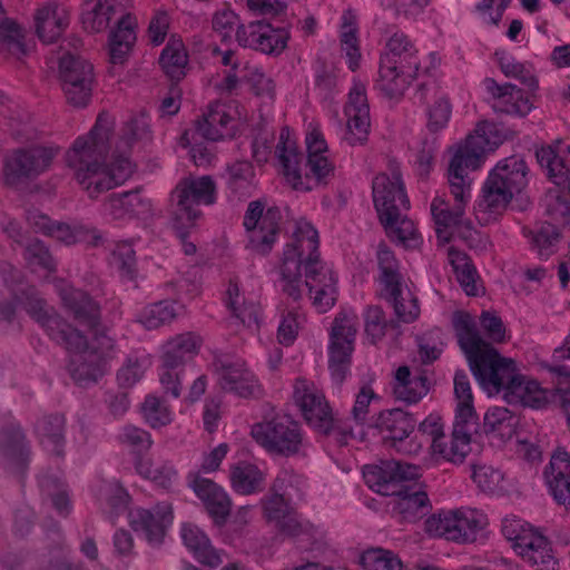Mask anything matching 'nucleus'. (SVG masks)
<instances>
[{"label":"nucleus","instance_id":"f3484780","mask_svg":"<svg viewBox=\"0 0 570 570\" xmlns=\"http://www.w3.org/2000/svg\"><path fill=\"white\" fill-rule=\"evenodd\" d=\"M57 151L55 148L43 146L14 150L4 161L3 173L7 184L16 185L23 179L41 175L50 167Z\"/></svg>","mask_w":570,"mask_h":570},{"label":"nucleus","instance_id":"9b49d317","mask_svg":"<svg viewBox=\"0 0 570 570\" xmlns=\"http://www.w3.org/2000/svg\"><path fill=\"white\" fill-rule=\"evenodd\" d=\"M59 71L68 104L73 107H86L92 95V65L79 56L68 53L60 59Z\"/></svg>","mask_w":570,"mask_h":570},{"label":"nucleus","instance_id":"f03ea898","mask_svg":"<svg viewBox=\"0 0 570 570\" xmlns=\"http://www.w3.org/2000/svg\"><path fill=\"white\" fill-rule=\"evenodd\" d=\"M114 118L100 112L90 131L78 137L66 153L67 166L90 198L125 183L134 173L130 159L124 156L106 163L110 149Z\"/></svg>","mask_w":570,"mask_h":570},{"label":"nucleus","instance_id":"8fccbe9b","mask_svg":"<svg viewBox=\"0 0 570 570\" xmlns=\"http://www.w3.org/2000/svg\"><path fill=\"white\" fill-rule=\"evenodd\" d=\"M137 473L156 487L169 490L178 480V472L167 460L138 459L135 464Z\"/></svg>","mask_w":570,"mask_h":570},{"label":"nucleus","instance_id":"de8ad7c7","mask_svg":"<svg viewBox=\"0 0 570 570\" xmlns=\"http://www.w3.org/2000/svg\"><path fill=\"white\" fill-rule=\"evenodd\" d=\"M430 90L435 92V100L428 108L426 127L431 132H438L448 126L452 114V105L445 94L436 92L434 82H423L419 86L416 91L419 100L424 101L426 99V91Z\"/></svg>","mask_w":570,"mask_h":570},{"label":"nucleus","instance_id":"680f3d73","mask_svg":"<svg viewBox=\"0 0 570 570\" xmlns=\"http://www.w3.org/2000/svg\"><path fill=\"white\" fill-rule=\"evenodd\" d=\"M500 70L505 77L515 78L530 89L538 87V80L530 68L519 62L505 51H495L494 53Z\"/></svg>","mask_w":570,"mask_h":570},{"label":"nucleus","instance_id":"7c9ffc66","mask_svg":"<svg viewBox=\"0 0 570 570\" xmlns=\"http://www.w3.org/2000/svg\"><path fill=\"white\" fill-rule=\"evenodd\" d=\"M70 23L67 8L57 2H48L35 13V27L38 38L45 43L56 42Z\"/></svg>","mask_w":570,"mask_h":570},{"label":"nucleus","instance_id":"7ed1b4c3","mask_svg":"<svg viewBox=\"0 0 570 570\" xmlns=\"http://www.w3.org/2000/svg\"><path fill=\"white\" fill-rule=\"evenodd\" d=\"M453 327L460 347L480 385L489 392H504L517 371L514 361L502 357L481 337L476 323L469 313H454Z\"/></svg>","mask_w":570,"mask_h":570},{"label":"nucleus","instance_id":"6ab92c4d","mask_svg":"<svg viewBox=\"0 0 570 570\" xmlns=\"http://www.w3.org/2000/svg\"><path fill=\"white\" fill-rule=\"evenodd\" d=\"M293 401L303 417L316 431L328 429L331 407L317 386L305 379H297L293 385Z\"/></svg>","mask_w":570,"mask_h":570},{"label":"nucleus","instance_id":"9d476101","mask_svg":"<svg viewBox=\"0 0 570 570\" xmlns=\"http://www.w3.org/2000/svg\"><path fill=\"white\" fill-rule=\"evenodd\" d=\"M446 176L450 193L455 204L451 207L443 197L436 196L433 198L431 203V214L436 226L438 238L449 242L454 232H458L463 238H469L472 236L474 229L471 222L465 219L464 214L465 207L471 200L472 184L469 183L468 190L465 186H463V193L461 195L460 190H454L450 173H448Z\"/></svg>","mask_w":570,"mask_h":570},{"label":"nucleus","instance_id":"412c9836","mask_svg":"<svg viewBox=\"0 0 570 570\" xmlns=\"http://www.w3.org/2000/svg\"><path fill=\"white\" fill-rule=\"evenodd\" d=\"M174 520L169 502H159L150 509H136L129 513V522L135 531L141 532L153 546L163 542L167 529Z\"/></svg>","mask_w":570,"mask_h":570},{"label":"nucleus","instance_id":"58836bf2","mask_svg":"<svg viewBox=\"0 0 570 570\" xmlns=\"http://www.w3.org/2000/svg\"><path fill=\"white\" fill-rule=\"evenodd\" d=\"M137 20L130 13L120 18L109 36V57L112 65H124L136 42Z\"/></svg>","mask_w":570,"mask_h":570},{"label":"nucleus","instance_id":"dca6fc26","mask_svg":"<svg viewBox=\"0 0 570 570\" xmlns=\"http://www.w3.org/2000/svg\"><path fill=\"white\" fill-rule=\"evenodd\" d=\"M363 475L366 484L373 491L382 495L393 497L403 485L420 475V468L390 460L376 465H366Z\"/></svg>","mask_w":570,"mask_h":570},{"label":"nucleus","instance_id":"37998d69","mask_svg":"<svg viewBox=\"0 0 570 570\" xmlns=\"http://www.w3.org/2000/svg\"><path fill=\"white\" fill-rule=\"evenodd\" d=\"M95 493L99 508L112 523L116 517L126 512L129 494L117 481H100Z\"/></svg>","mask_w":570,"mask_h":570},{"label":"nucleus","instance_id":"0eeeda50","mask_svg":"<svg viewBox=\"0 0 570 570\" xmlns=\"http://www.w3.org/2000/svg\"><path fill=\"white\" fill-rule=\"evenodd\" d=\"M217 200L216 184L210 176L181 178L170 193L171 219L177 227L195 226L202 218V205Z\"/></svg>","mask_w":570,"mask_h":570},{"label":"nucleus","instance_id":"864d4df0","mask_svg":"<svg viewBox=\"0 0 570 570\" xmlns=\"http://www.w3.org/2000/svg\"><path fill=\"white\" fill-rule=\"evenodd\" d=\"M517 423L515 415L507 407L493 406L484 415L483 429L488 435L507 441L513 436Z\"/></svg>","mask_w":570,"mask_h":570},{"label":"nucleus","instance_id":"6e6552de","mask_svg":"<svg viewBox=\"0 0 570 570\" xmlns=\"http://www.w3.org/2000/svg\"><path fill=\"white\" fill-rule=\"evenodd\" d=\"M250 435L258 445L273 455L294 456L306 445L301 424L284 414L265 417L255 423L250 429Z\"/></svg>","mask_w":570,"mask_h":570},{"label":"nucleus","instance_id":"a878e982","mask_svg":"<svg viewBox=\"0 0 570 570\" xmlns=\"http://www.w3.org/2000/svg\"><path fill=\"white\" fill-rule=\"evenodd\" d=\"M56 289L63 306L79 324L91 330L97 327L100 321V307L86 292L73 288L65 281H58Z\"/></svg>","mask_w":570,"mask_h":570},{"label":"nucleus","instance_id":"2eb2a0df","mask_svg":"<svg viewBox=\"0 0 570 570\" xmlns=\"http://www.w3.org/2000/svg\"><path fill=\"white\" fill-rule=\"evenodd\" d=\"M281 213L277 208H268L264 213L261 202H252L244 217V226L248 232L249 245L259 254H268L279 232Z\"/></svg>","mask_w":570,"mask_h":570},{"label":"nucleus","instance_id":"c03bdc74","mask_svg":"<svg viewBox=\"0 0 570 570\" xmlns=\"http://www.w3.org/2000/svg\"><path fill=\"white\" fill-rule=\"evenodd\" d=\"M560 144L557 147L544 146L537 150V159L547 171L549 179L570 194V164L560 156Z\"/></svg>","mask_w":570,"mask_h":570},{"label":"nucleus","instance_id":"72a5a7b5","mask_svg":"<svg viewBox=\"0 0 570 570\" xmlns=\"http://www.w3.org/2000/svg\"><path fill=\"white\" fill-rule=\"evenodd\" d=\"M503 396L510 404H520L532 409H542L549 402V392L546 389L541 387L537 381L527 379L517 372L505 387Z\"/></svg>","mask_w":570,"mask_h":570},{"label":"nucleus","instance_id":"393cba45","mask_svg":"<svg viewBox=\"0 0 570 570\" xmlns=\"http://www.w3.org/2000/svg\"><path fill=\"white\" fill-rule=\"evenodd\" d=\"M274 154L282 174L293 189L309 188L301 180L304 155L298 148L296 137L287 127L281 129Z\"/></svg>","mask_w":570,"mask_h":570},{"label":"nucleus","instance_id":"bf43d9fd","mask_svg":"<svg viewBox=\"0 0 570 570\" xmlns=\"http://www.w3.org/2000/svg\"><path fill=\"white\" fill-rule=\"evenodd\" d=\"M407 210H400L390 223L380 219L390 237L396 239L405 247H416L421 243L420 235L413 220L407 218Z\"/></svg>","mask_w":570,"mask_h":570},{"label":"nucleus","instance_id":"603ef678","mask_svg":"<svg viewBox=\"0 0 570 570\" xmlns=\"http://www.w3.org/2000/svg\"><path fill=\"white\" fill-rule=\"evenodd\" d=\"M255 171L250 163L236 161L228 167L227 188L237 199H245L253 195L255 190Z\"/></svg>","mask_w":570,"mask_h":570},{"label":"nucleus","instance_id":"b1692460","mask_svg":"<svg viewBox=\"0 0 570 570\" xmlns=\"http://www.w3.org/2000/svg\"><path fill=\"white\" fill-rule=\"evenodd\" d=\"M482 86L493 110L498 114L523 117L532 109L529 98L515 85H500L493 78H485Z\"/></svg>","mask_w":570,"mask_h":570},{"label":"nucleus","instance_id":"423d86ee","mask_svg":"<svg viewBox=\"0 0 570 570\" xmlns=\"http://www.w3.org/2000/svg\"><path fill=\"white\" fill-rule=\"evenodd\" d=\"M203 342L199 334L185 332L171 336L163 344L158 376L166 394L174 399L180 396L184 367L198 355Z\"/></svg>","mask_w":570,"mask_h":570},{"label":"nucleus","instance_id":"0e129e2a","mask_svg":"<svg viewBox=\"0 0 570 570\" xmlns=\"http://www.w3.org/2000/svg\"><path fill=\"white\" fill-rule=\"evenodd\" d=\"M360 562L364 570H403L401 559L383 548L367 549L362 553Z\"/></svg>","mask_w":570,"mask_h":570},{"label":"nucleus","instance_id":"3c124183","mask_svg":"<svg viewBox=\"0 0 570 570\" xmlns=\"http://www.w3.org/2000/svg\"><path fill=\"white\" fill-rule=\"evenodd\" d=\"M159 65L164 72L171 79L179 81L186 75L188 53L183 40L171 36L159 57Z\"/></svg>","mask_w":570,"mask_h":570},{"label":"nucleus","instance_id":"4468645a","mask_svg":"<svg viewBox=\"0 0 570 570\" xmlns=\"http://www.w3.org/2000/svg\"><path fill=\"white\" fill-rule=\"evenodd\" d=\"M372 195L379 218L387 223L395 218L400 210L410 209V200L397 169H393L391 175H376L372 183Z\"/></svg>","mask_w":570,"mask_h":570},{"label":"nucleus","instance_id":"20e7f679","mask_svg":"<svg viewBox=\"0 0 570 570\" xmlns=\"http://www.w3.org/2000/svg\"><path fill=\"white\" fill-rule=\"evenodd\" d=\"M56 342L69 353L68 370L78 384L96 383L108 370L109 361L115 356V341L96 333L91 342L71 326Z\"/></svg>","mask_w":570,"mask_h":570},{"label":"nucleus","instance_id":"a19ab883","mask_svg":"<svg viewBox=\"0 0 570 570\" xmlns=\"http://www.w3.org/2000/svg\"><path fill=\"white\" fill-rule=\"evenodd\" d=\"M65 424L62 414L41 417L36 424V433L42 448L50 454L62 456L65 446Z\"/></svg>","mask_w":570,"mask_h":570},{"label":"nucleus","instance_id":"4c0bfd02","mask_svg":"<svg viewBox=\"0 0 570 570\" xmlns=\"http://www.w3.org/2000/svg\"><path fill=\"white\" fill-rule=\"evenodd\" d=\"M180 537L185 547L200 563L213 568L222 563L219 552L212 546L208 535L198 525L190 522L183 523Z\"/></svg>","mask_w":570,"mask_h":570},{"label":"nucleus","instance_id":"4d7b16f0","mask_svg":"<svg viewBox=\"0 0 570 570\" xmlns=\"http://www.w3.org/2000/svg\"><path fill=\"white\" fill-rule=\"evenodd\" d=\"M307 171L303 175L301 173V180L309 188L297 189L298 191H311L321 185H326L334 176L335 166L328 155L311 156L306 161Z\"/></svg>","mask_w":570,"mask_h":570},{"label":"nucleus","instance_id":"4be33fe9","mask_svg":"<svg viewBox=\"0 0 570 570\" xmlns=\"http://www.w3.org/2000/svg\"><path fill=\"white\" fill-rule=\"evenodd\" d=\"M187 481L195 495L204 503L214 523L218 527L224 525L232 510V499L228 493L216 482L198 473H189Z\"/></svg>","mask_w":570,"mask_h":570},{"label":"nucleus","instance_id":"473e14b6","mask_svg":"<svg viewBox=\"0 0 570 570\" xmlns=\"http://www.w3.org/2000/svg\"><path fill=\"white\" fill-rule=\"evenodd\" d=\"M544 478L553 499L566 507H570V454L558 450L550 459L544 470Z\"/></svg>","mask_w":570,"mask_h":570},{"label":"nucleus","instance_id":"cd10ccee","mask_svg":"<svg viewBox=\"0 0 570 570\" xmlns=\"http://www.w3.org/2000/svg\"><path fill=\"white\" fill-rule=\"evenodd\" d=\"M431 509L428 493L416 483L407 482L393 495L392 512L403 522H416L426 517Z\"/></svg>","mask_w":570,"mask_h":570},{"label":"nucleus","instance_id":"aec40b11","mask_svg":"<svg viewBox=\"0 0 570 570\" xmlns=\"http://www.w3.org/2000/svg\"><path fill=\"white\" fill-rule=\"evenodd\" d=\"M289 32L285 28H275L271 23L253 21L238 28L236 40L239 46L262 51L267 55H279L287 47Z\"/></svg>","mask_w":570,"mask_h":570},{"label":"nucleus","instance_id":"e433bc0d","mask_svg":"<svg viewBox=\"0 0 570 570\" xmlns=\"http://www.w3.org/2000/svg\"><path fill=\"white\" fill-rule=\"evenodd\" d=\"M515 194L501 185L498 180L488 176L481 198L476 202L475 210L480 220L488 222L492 215H499L510 204Z\"/></svg>","mask_w":570,"mask_h":570},{"label":"nucleus","instance_id":"a18cd8bd","mask_svg":"<svg viewBox=\"0 0 570 570\" xmlns=\"http://www.w3.org/2000/svg\"><path fill=\"white\" fill-rule=\"evenodd\" d=\"M266 474L255 464L238 462L230 466L229 480L233 490L243 495L262 492L265 488Z\"/></svg>","mask_w":570,"mask_h":570},{"label":"nucleus","instance_id":"79ce46f5","mask_svg":"<svg viewBox=\"0 0 570 570\" xmlns=\"http://www.w3.org/2000/svg\"><path fill=\"white\" fill-rule=\"evenodd\" d=\"M357 17L351 9L341 16L340 45L351 71H356L362 58L358 40Z\"/></svg>","mask_w":570,"mask_h":570},{"label":"nucleus","instance_id":"ddd939ff","mask_svg":"<svg viewBox=\"0 0 570 570\" xmlns=\"http://www.w3.org/2000/svg\"><path fill=\"white\" fill-rule=\"evenodd\" d=\"M213 368L224 391L240 397H257L262 394L258 379L243 360L227 355L216 356Z\"/></svg>","mask_w":570,"mask_h":570},{"label":"nucleus","instance_id":"c756f323","mask_svg":"<svg viewBox=\"0 0 570 570\" xmlns=\"http://www.w3.org/2000/svg\"><path fill=\"white\" fill-rule=\"evenodd\" d=\"M385 33L390 36L386 38L380 61L420 70L421 59L417 56L419 51L409 36L396 27L387 29Z\"/></svg>","mask_w":570,"mask_h":570},{"label":"nucleus","instance_id":"338daca9","mask_svg":"<svg viewBox=\"0 0 570 570\" xmlns=\"http://www.w3.org/2000/svg\"><path fill=\"white\" fill-rule=\"evenodd\" d=\"M117 442L130 449L134 453L148 451L153 445V439L148 431L127 424L116 435Z\"/></svg>","mask_w":570,"mask_h":570},{"label":"nucleus","instance_id":"e2e57ef3","mask_svg":"<svg viewBox=\"0 0 570 570\" xmlns=\"http://www.w3.org/2000/svg\"><path fill=\"white\" fill-rule=\"evenodd\" d=\"M141 413L146 423L153 429L166 426L173 421V411L167 402L156 395H147L141 404Z\"/></svg>","mask_w":570,"mask_h":570},{"label":"nucleus","instance_id":"a211bd4d","mask_svg":"<svg viewBox=\"0 0 570 570\" xmlns=\"http://www.w3.org/2000/svg\"><path fill=\"white\" fill-rule=\"evenodd\" d=\"M238 124L236 102L215 101L208 105L203 117L196 121V130L205 139L218 141L233 138Z\"/></svg>","mask_w":570,"mask_h":570},{"label":"nucleus","instance_id":"c85d7f7f","mask_svg":"<svg viewBox=\"0 0 570 570\" xmlns=\"http://www.w3.org/2000/svg\"><path fill=\"white\" fill-rule=\"evenodd\" d=\"M474 423L455 417L450 438L444 435V439L435 441L432 454L453 464L463 463L471 452V425Z\"/></svg>","mask_w":570,"mask_h":570},{"label":"nucleus","instance_id":"bb28decb","mask_svg":"<svg viewBox=\"0 0 570 570\" xmlns=\"http://www.w3.org/2000/svg\"><path fill=\"white\" fill-rule=\"evenodd\" d=\"M151 212V203L139 189L109 195L101 204L102 216L110 220H127Z\"/></svg>","mask_w":570,"mask_h":570},{"label":"nucleus","instance_id":"f8f14e48","mask_svg":"<svg viewBox=\"0 0 570 570\" xmlns=\"http://www.w3.org/2000/svg\"><path fill=\"white\" fill-rule=\"evenodd\" d=\"M416 419L413 414L402 410L393 409L381 413L376 428L380 429L385 440L402 454L417 455L423 449V441L414 432Z\"/></svg>","mask_w":570,"mask_h":570},{"label":"nucleus","instance_id":"6e6d98bb","mask_svg":"<svg viewBox=\"0 0 570 570\" xmlns=\"http://www.w3.org/2000/svg\"><path fill=\"white\" fill-rule=\"evenodd\" d=\"M448 257L463 291L471 296L478 295V272L470 257L454 247L449 248Z\"/></svg>","mask_w":570,"mask_h":570},{"label":"nucleus","instance_id":"69168bd1","mask_svg":"<svg viewBox=\"0 0 570 570\" xmlns=\"http://www.w3.org/2000/svg\"><path fill=\"white\" fill-rule=\"evenodd\" d=\"M472 479L483 492L498 494L505 490L503 472L492 465H475Z\"/></svg>","mask_w":570,"mask_h":570},{"label":"nucleus","instance_id":"39448f33","mask_svg":"<svg viewBox=\"0 0 570 570\" xmlns=\"http://www.w3.org/2000/svg\"><path fill=\"white\" fill-rule=\"evenodd\" d=\"M501 141L495 125L481 121L462 144L450 149L452 156L448 173H450L454 190H460L461 195L463 186L468 190L469 183L472 184L469 173L479 169L484 161L485 154L498 148Z\"/></svg>","mask_w":570,"mask_h":570},{"label":"nucleus","instance_id":"774afa93","mask_svg":"<svg viewBox=\"0 0 570 570\" xmlns=\"http://www.w3.org/2000/svg\"><path fill=\"white\" fill-rule=\"evenodd\" d=\"M537 550L529 554L522 553V560L535 570H559V561L548 539H539Z\"/></svg>","mask_w":570,"mask_h":570},{"label":"nucleus","instance_id":"09e8293b","mask_svg":"<svg viewBox=\"0 0 570 570\" xmlns=\"http://www.w3.org/2000/svg\"><path fill=\"white\" fill-rule=\"evenodd\" d=\"M119 0L87 1L81 12V23L89 32H100L110 23L111 18L120 11Z\"/></svg>","mask_w":570,"mask_h":570},{"label":"nucleus","instance_id":"052dcab7","mask_svg":"<svg viewBox=\"0 0 570 570\" xmlns=\"http://www.w3.org/2000/svg\"><path fill=\"white\" fill-rule=\"evenodd\" d=\"M456 542H473L476 534L487 525V515L476 509H460L455 511Z\"/></svg>","mask_w":570,"mask_h":570},{"label":"nucleus","instance_id":"13d9d810","mask_svg":"<svg viewBox=\"0 0 570 570\" xmlns=\"http://www.w3.org/2000/svg\"><path fill=\"white\" fill-rule=\"evenodd\" d=\"M454 394L458 401L455 417L463 422H475L476 414L473 406L471 384L464 370H458L454 374Z\"/></svg>","mask_w":570,"mask_h":570},{"label":"nucleus","instance_id":"f257e3e1","mask_svg":"<svg viewBox=\"0 0 570 570\" xmlns=\"http://www.w3.org/2000/svg\"><path fill=\"white\" fill-rule=\"evenodd\" d=\"M318 247L317 230L309 222L298 220L283 252L278 285L282 293L293 302L301 301L304 268V285L312 304L318 313H326L337 301V275L331 265L320 258Z\"/></svg>","mask_w":570,"mask_h":570},{"label":"nucleus","instance_id":"1a4fd4ad","mask_svg":"<svg viewBox=\"0 0 570 570\" xmlns=\"http://www.w3.org/2000/svg\"><path fill=\"white\" fill-rule=\"evenodd\" d=\"M357 328L358 316L353 309H342L332 323L328 370L336 384H342L350 374Z\"/></svg>","mask_w":570,"mask_h":570},{"label":"nucleus","instance_id":"5fc2aeb1","mask_svg":"<svg viewBox=\"0 0 570 570\" xmlns=\"http://www.w3.org/2000/svg\"><path fill=\"white\" fill-rule=\"evenodd\" d=\"M181 305L176 301L165 299L145 306L138 314V322L147 330H155L171 323Z\"/></svg>","mask_w":570,"mask_h":570},{"label":"nucleus","instance_id":"ea45409f","mask_svg":"<svg viewBox=\"0 0 570 570\" xmlns=\"http://www.w3.org/2000/svg\"><path fill=\"white\" fill-rule=\"evenodd\" d=\"M529 168L524 159L513 155L500 160L489 173V176L519 194L528 184Z\"/></svg>","mask_w":570,"mask_h":570},{"label":"nucleus","instance_id":"49530a36","mask_svg":"<svg viewBox=\"0 0 570 570\" xmlns=\"http://www.w3.org/2000/svg\"><path fill=\"white\" fill-rule=\"evenodd\" d=\"M224 302L232 315L244 326L250 327L257 324L258 305L254 299L245 296L236 281H229Z\"/></svg>","mask_w":570,"mask_h":570},{"label":"nucleus","instance_id":"c9c22d12","mask_svg":"<svg viewBox=\"0 0 570 570\" xmlns=\"http://www.w3.org/2000/svg\"><path fill=\"white\" fill-rule=\"evenodd\" d=\"M376 257L382 293H389L391 296L399 294L402 296L401 298L410 299L411 289L403 281L394 253L386 245L381 244L377 248Z\"/></svg>","mask_w":570,"mask_h":570},{"label":"nucleus","instance_id":"5701e85b","mask_svg":"<svg viewBox=\"0 0 570 570\" xmlns=\"http://www.w3.org/2000/svg\"><path fill=\"white\" fill-rule=\"evenodd\" d=\"M14 301L23 305L27 313L39 323L52 341H57L72 325L60 317L53 308H49L33 286H28L14 294Z\"/></svg>","mask_w":570,"mask_h":570},{"label":"nucleus","instance_id":"2f4dec72","mask_svg":"<svg viewBox=\"0 0 570 570\" xmlns=\"http://www.w3.org/2000/svg\"><path fill=\"white\" fill-rule=\"evenodd\" d=\"M420 76V70L403 68L395 63L380 61L377 90L389 99H401L412 81Z\"/></svg>","mask_w":570,"mask_h":570},{"label":"nucleus","instance_id":"f704fd0d","mask_svg":"<svg viewBox=\"0 0 570 570\" xmlns=\"http://www.w3.org/2000/svg\"><path fill=\"white\" fill-rule=\"evenodd\" d=\"M501 532L503 537L512 542V548L518 556L531 553L537 550L539 539H548L529 522L515 515L505 517L502 520Z\"/></svg>","mask_w":570,"mask_h":570}]
</instances>
